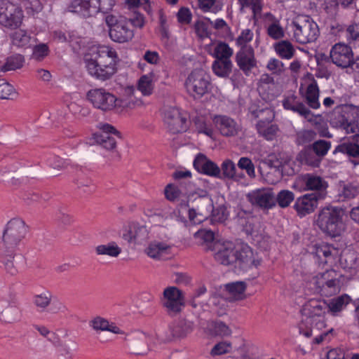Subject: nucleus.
Listing matches in <instances>:
<instances>
[{"mask_svg": "<svg viewBox=\"0 0 359 359\" xmlns=\"http://www.w3.org/2000/svg\"><path fill=\"white\" fill-rule=\"evenodd\" d=\"M216 250V248H212ZM217 248L215 252V259L224 265L234 264L235 268L245 272L252 268H257L261 263V257L253 248Z\"/></svg>", "mask_w": 359, "mask_h": 359, "instance_id": "7ed1b4c3", "label": "nucleus"}, {"mask_svg": "<svg viewBox=\"0 0 359 359\" xmlns=\"http://www.w3.org/2000/svg\"><path fill=\"white\" fill-rule=\"evenodd\" d=\"M12 44L22 48L31 47L36 42V39L25 29H18L11 36Z\"/></svg>", "mask_w": 359, "mask_h": 359, "instance_id": "7c9ffc66", "label": "nucleus"}, {"mask_svg": "<svg viewBox=\"0 0 359 359\" xmlns=\"http://www.w3.org/2000/svg\"><path fill=\"white\" fill-rule=\"evenodd\" d=\"M170 248H144V252L154 260H164L171 257Z\"/></svg>", "mask_w": 359, "mask_h": 359, "instance_id": "c03bdc74", "label": "nucleus"}, {"mask_svg": "<svg viewBox=\"0 0 359 359\" xmlns=\"http://www.w3.org/2000/svg\"><path fill=\"white\" fill-rule=\"evenodd\" d=\"M184 86L190 97L201 99L210 91V76L203 69H195L186 79Z\"/></svg>", "mask_w": 359, "mask_h": 359, "instance_id": "6e6552de", "label": "nucleus"}, {"mask_svg": "<svg viewBox=\"0 0 359 359\" xmlns=\"http://www.w3.org/2000/svg\"><path fill=\"white\" fill-rule=\"evenodd\" d=\"M276 53L282 59H292L296 50L294 45L288 40H281L273 45Z\"/></svg>", "mask_w": 359, "mask_h": 359, "instance_id": "f704fd0d", "label": "nucleus"}, {"mask_svg": "<svg viewBox=\"0 0 359 359\" xmlns=\"http://www.w3.org/2000/svg\"><path fill=\"white\" fill-rule=\"evenodd\" d=\"M15 93L12 85L6 82H0V98L11 99Z\"/></svg>", "mask_w": 359, "mask_h": 359, "instance_id": "e2e57ef3", "label": "nucleus"}, {"mask_svg": "<svg viewBox=\"0 0 359 359\" xmlns=\"http://www.w3.org/2000/svg\"><path fill=\"white\" fill-rule=\"evenodd\" d=\"M233 50L225 42H218L213 48L211 54L215 60H231Z\"/></svg>", "mask_w": 359, "mask_h": 359, "instance_id": "ea45409f", "label": "nucleus"}, {"mask_svg": "<svg viewBox=\"0 0 359 359\" xmlns=\"http://www.w3.org/2000/svg\"><path fill=\"white\" fill-rule=\"evenodd\" d=\"M232 345L229 341H222L216 344L210 351V354L213 356L220 355L230 353Z\"/></svg>", "mask_w": 359, "mask_h": 359, "instance_id": "bf43d9fd", "label": "nucleus"}, {"mask_svg": "<svg viewBox=\"0 0 359 359\" xmlns=\"http://www.w3.org/2000/svg\"><path fill=\"white\" fill-rule=\"evenodd\" d=\"M267 34L273 39H280L285 36V32L279 20L274 19L267 25Z\"/></svg>", "mask_w": 359, "mask_h": 359, "instance_id": "de8ad7c7", "label": "nucleus"}, {"mask_svg": "<svg viewBox=\"0 0 359 359\" xmlns=\"http://www.w3.org/2000/svg\"><path fill=\"white\" fill-rule=\"evenodd\" d=\"M200 201L202 202V207L189 208L188 210L189 219L194 224H201L213 212V205L210 198H200Z\"/></svg>", "mask_w": 359, "mask_h": 359, "instance_id": "393cba45", "label": "nucleus"}, {"mask_svg": "<svg viewBox=\"0 0 359 359\" xmlns=\"http://www.w3.org/2000/svg\"><path fill=\"white\" fill-rule=\"evenodd\" d=\"M212 122L224 136H233L237 133V124L229 116L224 115L214 116Z\"/></svg>", "mask_w": 359, "mask_h": 359, "instance_id": "bb28decb", "label": "nucleus"}, {"mask_svg": "<svg viewBox=\"0 0 359 359\" xmlns=\"http://www.w3.org/2000/svg\"><path fill=\"white\" fill-rule=\"evenodd\" d=\"M305 98L309 106L314 109L320 108L319 88L316 81H313L306 88Z\"/></svg>", "mask_w": 359, "mask_h": 359, "instance_id": "58836bf2", "label": "nucleus"}, {"mask_svg": "<svg viewBox=\"0 0 359 359\" xmlns=\"http://www.w3.org/2000/svg\"><path fill=\"white\" fill-rule=\"evenodd\" d=\"M343 212L335 206L324 208L320 212L317 224L323 232L331 237L340 236L344 230Z\"/></svg>", "mask_w": 359, "mask_h": 359, "instance_id": "39448f33", "label": "nucleus"}, {"mask_svg": "<svg viewBox=\"0 0 359 359\" xmlns=\"http://www.w3.org/2000/svg\"><path fill=\"white\" fill-rule=\"evenodd\" d=\"M242 7H250L255 15L259 14L262 10L261 0H238Z\"/></svg>", "mask_w": 359, "mask_h": 359, "instance_id": "0e129e2a", "label": "nucleus"}, {"mask_svg": "<svg viewBox=\"0 0 359 359\" xmlns=\"http://www.w3.org/2000/svg\"><path fill=\"white\" fill-rule=\"evenodd\" d=\"M266 67L272 74L276 75H280L285 71L283 62L275 57H271L269 60Z\"/></svg>", "mask_w": 359, "mask_h": 359, "instance_id": "6e6d98bb", "label": "nucleus"}, {"mask_svg": "<svg viewBox=\"0 0 359 359\" xmlns=\"http://www.w3.org/2000/svg\"><path fill=\"white\" fill-rule=\"evenodd\" d=\"M224 288L231 302L243 300L247 297V284L243 281L229 283L225 285Z\"/></svg>", "mask_w": 359, "mask_h": 359, "instance_id": "c85d7f7f", "label": "nucleus"}, {"mask_svg": "<svg viewBox=\"0 0 359 359\" xmlns=\"http://www.w3.org/2000/svg\"><path fill=\"white\" fill-rule=\"evenodd\" d=\"M211 303L218 315L222 316L226 313L228 308V302L226 299L219 296H214L211 298Z\"/></svg>", "mask_w": 359, "mask_h": 359, "instance_id": "13d9d810", "label": "nucleus"}, {"mask_svg": "<svg viewBox=\"0 0 359 359\" xmlns=\"http://www.w3.org/2000/svg\"><path fill=\"white\" fill-rule=\"evenodd\" d=\"M86 99L94 108L102 111L116 109L117 97L104 88L89 90L86 93Z\"/></svg>", "mask_w": 359, "mask_h": 359, "instance_id": "f8f14e48", "label": "nucleus"}, {"mask_svg": "<svg viewBox=\"0 0 359 359\" xmlns=\"http://www.w3.org/2000/svg\"><path fill=\"white\" fill-rule=\"evenodd\" d=\"M282 103L285 109L291 110L298 114L309 122L313 121L314 115L294 94L292 93L285 96Z\"/></svg>", "mask_w": 359, "mask_h": 359, "instance_id": "b1692460", "label": "nucleus"}, {"mask_svg": "<svg viewBox=\"0 0 359 359\" xmlns=\"http://www.w3.org/2000/svg\"><path fill=\"white\" fill-rule=\"evenodd\" d=\"M194 166L199 172L209 176L221 177L220 168L203 154L197 155L194 161Z\"/></svg>", "mask_w": 359, "mask_h": 359, "instance_id": "a878e982", "label": "nucleus"}, {"mask_svg": "<svg viewBox=\"0 0 359 359\" xmlns=\"http://www.w3.org/2000/svg\"><path fill=\"white\" fill-rule=\"evenodd\" d=\"M359 195V185L356 184H347L344 185L340 191V196L344 199H352Z\"/></svg>", "mask_w": 359, "mask_h": 359, "instance_id": "864d4df0", "label": "nucleus"}, {"mask_svg": "<svg viewBox=\"0 0 359 359\" xmlns=\"http://www.w3.org/2000/svg\"><path fill=\"white\" fill-rule=\"evenodd\" d=\"M148 237L147 227L137 222L130 223L126 232L123 233V239L127 241L128 244L133 245H144Z\"/></svg>", "mask_w": 359, "mask_h": 359, "instance_id": "aec40b11", "label": "nucleus"}, {"mask_svg": "<svg viewBox=\"0 0 359 359\" xmlns=\"http://www.w3.org/2000/svg\"><path fill=\"white\" fill-rule=\"evenodd\" d=\"M248 201L254 206L262 209H271L276 205V198L272 189L269 188L257 189L249 192Z\"/></svg>", "mask_w": 359, "mask_h": 359, "instance_id": "a211bd4d", "label": "nucleus"}, {"mask_svg": "<svg viewBox=\"0 0 359 359\" xmlns=\"http://www.w3.org/2000/svg\"><path fill=\"white\" fill-rule=\"evenodd\" d=\"M256 117L260 120L257 123V130L259 134L267 140H272L276 136L278 130V126L272 123L274 118V112L269 108L259 110Z\"/></svg>", "mask_w": 359, "mask_h": 359, "instance_id": "ddd939ff", "label": "nucleus"}, {"mask_svg": "<svg viewBox=\"0 0 359 359\" xmlns=\"http://www.w3.org/2000/svg\"><path fill=\"white\" fill-rule=\"evenodd\" d=\"M325 198L323 193L306 194L299 197L294 205L297 215L304 217L313 212L318 206V202Z\"/></svg>", "mask_w": 359, "mask_h": 359, "instance_id": "6ab92c4d", "label": "nucleus"}, {"mask_svg": "<svg viewBox=\"0 0 359 359\" xmlns=\"http://www.w3.org/2000/svg\"><path fill=\"white\" fill-rule=\"evenodd\" d=\"M154 76L153 74L142 75L138 80L137 90L144 96H149L153 93L154 88Z\"/></svg>", "mask_w": 359, "mask_h": 359, "instance_id": "4c0bfd02", "label": "nucleus"}, {"mask_svg": "<svg viewBox=\"0 0 359 359\" xmlns=\"http://www.w3.org/2000/svg\"><path fill=\"white\" fill-rule=\"evenodd\" d=\"M339 275L334 270L318 272L308 283L309 288L313 292L324 296H332L340 291Z\"/></svg>", "mask_w": 359, "mask_h": 359, "instance_id": "423d86ee", "label": "nucleus"}, {"mask_svg": "<svg viewBox=\"0 0 359 359\" xmlns=\"http://www.w3.org/2000/svg\"><path fill=\"white\" fill-rule=\"evenodd\" d=\"M194 323L191 321H187L182 325L176 334H172L165 338H160L156 334L154 333L143 334V336L144 339L146 340L147 343L148 349L150 351H156L160 349L161 343L170 341L175 337H185L194 330Z\"/></svg>", "mask_w": 359, "mask_h": 359, "instance_id": "2eb2a0df", "label": "nucleus"}, {"mask_svg": "<svg viewBox=\"0 0 359 359\" xmlns=\"http://www.w3.org/2000/svg\"><path fill=\"white\" fill-rule=\"evenodd\" d=\"M47 163L54 169L61 170L67 165V162L57 156H50L47 159Z\"/></svg>", "mask_w": 359, "mask_h": 359, "instance_id": "69168bd1", "label": "nucleus"}, {"mask_svg": "<svg viewBox=\"0 0 359 359\" xmlns=\"http://www.w3.org/2000/svg\"><path fill=\"white\" fill-rule=\"evenodd\" d=\"M348 39L352 40L359 39V22L349 25L346 29Z\"/></svg>", "mask_w": 359, "mask_h": 359, "instance_id": "774afa93", "label": "nucleus"}, {"mask_svg": "<svg viewBox=\"0 0 359 359\" xmlns=\"http://www.w3.org/2000/svg\"><path fill=\"white\" fill-rule=\"evenodd\" d=\"M351 302V299L348 294H343L333 298L327 302L328 313L333 316H337Z\"/></svg>", "mask_w": 359, "mask_h": 359, "instance_id": "c9c22d12", "label": "nucleus"}, {"mask_svg": "<svg viewBox=\"0 0 359 359\" xmlns=\"http://www.w3.org/2000/svg\"><path fill=\"white\" fill-rule=\"evenodd\" d=\"M331 147L330 142L318 140L313 144V149L318 156H324Z\"/></svg>", "mask_w": 359, "mask_h": 359, "instance_id": "052dcab7", "label": "nucleus"}, {"mask_svg": "<svg viewBox=\"0 0 359 359\" xmlns=\"http://www.w3.org/2000/svg\"><path fill=\"white\" fill-rule=\"evenodd\" d=\"M29 227L23 219L15 217L10 219L5 225L2 239L7 245H19L23 244L22 241L28 232Z\"/></svg>", "mask_w": 359, "mask_h": 359, "instance_id": "1a4fd4ad", "label": "nucleus"}, {"mask_svg": "<svg viewBox=\"0 0 359 359\" xmlns=\"http://www.w3.org/2000/svg\"><path fill=\"white\" fill-rule=\"evenodd\" d=\"M162 302L168 312L180 313L185 306L184 294L175 286L167 287L163 292Z\"/></svg>", "mask_w": 359, "mask_h": 359, "instance_id": "4468645a", "label": "nucleus"}, {"mask_svg": "<svg viewBox=\"0 0 359 359\" xmlns=\"http://www.w3.org/2000/svg\"><path fill=\"white\" fill-rule=\"evenodd\" d=\"M330 58L333 64L341 68L350 67L353 61V53L350 46L344 43L334 44L330 51Z\"/></svg>", "mask_w": 359, "mask_h": 359, "instance_id": "f3484780", "label": "nucleus"}, {"mask_svg": "<svg viewBox=\"0 0 359 359\" xmlns=\"http://www.w3.org/2000/svg\"><path fill=\"white\" fill-rule=\"evenodd\" d=\"M235 60L237 66L246 76H249L252 69L257 67V60L252 47L240 48L236 53Z\"/></svg>", "mask_w": 359, "mask_h": 359, "instance_id": "4be33fe9", "label": "nucleus"}, {"mask_svg": "<svg viewBox=\"0 0 359 359\" xmlns=\"http://www.w3.org/2000/svg\"><path fill=\"white\" fill-rule=\"evenodd\" d=\"M292 39L299 44L315 42L320 35L317 23L309 15H298L290 25Z\"/></svg>", "mask_w": 359, "mask_h": 359, "instance_id": "20e7f679", "label": "nucleus"}, {"mask_svg": "<svg viewBox=\"0 0 359 359\" xmlns=\"http://www.w3.org/2000/svg\"><path fill=\"white\" fill-rule=\"evenodd\" d=\"M95 139L97 143L107 150H112L116 147V142L115 139L109 135H95Z\"/></svg>", "mask_w": 359, "mask_h": 359, "instance_id": "603ef678", "label": "nucleus"}, {"mask_svg": "<svg viewBox=\"0 0 359 359\" xmlns=\"http://www.w3.org/2000/svg\"><path fill=\"white\" fill-rule=\"evenodd\" d=\"M164 122L172 133H181L187 129V118L175 107H170L165 111Z\"/></svg>", "mask_w": 359, "mask_h": 359, "instance_id": "412c9836", "label": "nucleus"}, {"mask_svg": "<svg viewBox=\"0 0 359 359\" xmlns=\"http://www.w3.org/2000/svg\"><path fill=\"white\" fill-rule=\"evenodd\" d=\"M306 319L299 325V333L306 337L316 335L315 342L320 344L332 330L323 331L326 327V314L328 313L327 302L321 299H311L303 307Z\"/></svg>", "mask_w": 359, "mask_h": 359, "instance_id": "f257e3e1", "label": "nucleus"}, {"mask_svg": "<svg viewBox=\"0 0 359 359\" xmlns=\"http://www.w3.org/2000/svg\"><path fill=\"white\" fill-rule=\"evenodd\" d=\"M231 60H215L212 64V69L215 75L221 78L228 77L232 71Z\"/></svg>", "mask_w": 359, "mask_h": 359, "instance_id": "e433bc0d", "label": "nucleus"}, {"mask_svg": "<svg viewBox=\"0 0 359 359\" xmlns=\"http://www.w3.org/2000/svg\"><path fill=\"white\" fill-rule=\"evenodd\" d=\"M24 63V57L20 54H16L7 57L4 65H3L0 71L6 72L20 69Z\"/></svg>", "mask_w": 359, "mask_h": 359, "instance_id": "a19ab883", "label": "nucleus"}, {"mask_svg": "<svg viewBox=\"0 0 359 359\" xmlns=\"http://www.w3.org/2000/svg\"><path fill=\"white\" fill-rule=\"evenodd\" d=\"M55 349L57 353L65 359H72L77 351L78 345L74 339L66 338L60 341Z\"/></svg>", "mask_w": 359, "mask_h": 359, "instance_id": "2f4dec72", "label": "nucleus"}, {"mask_svg": "<svg viewBox=\"0 0 359 359\" xmlns=\"http://www.w3.org/2000/svg\"><path fill=\"white\" fill-rule=\"evenodd\" d=\"M352 113L350 106L340 104L337 106L330 116V124L337 128L342 129L346 133H355L358 126L351 119Z\"/></svg>", "mask_w": 359, "mask_h": 359, "instance_id": "9b49d317", "label": "nucleus"}, {"mask_svg": "<svg viewBox=\"0 0 359 359\" xmlns=\"http://www.w3.org/2000/svg\"><path fill=\"white\" fill-rule=\"evenodd\" d=\"M202 329L206 334L212 337H227L231 334V329L222 322H208Z\"/></svg>", "mask_w": 359, "mask_h": 359, "instance_id": "473e14b6", "label": "nucleus"}, {"mask_svg": "<svg viewBox=\"0 0 359 359\" xmlns=\"http://www.w3.org/2000/svg\"><path fill=\"white\" fill-rule=\"evenodd\" d=\"M306 190H315L325 195L327 182L321 177L313 174H306L302 177Z\"/></svg>", "mask_w": 359, "mask_h": 359, "instance_id": "cd10ccee", "label": "nucleus"}, {"mask_svg": "<svg viewBox=\"0 0 359 359\" xmlns=\"http://www.w3.org/2000/svg\"><path fill=\"white\" fill-rule=\"evenodd\" d=\"M177 17L180 23L188 25L191 20L192 15L189 8H181L177 12Z\"/></svg>", "mask_w": 359, "mask_h": 359, "instance_id": "338daca9", "label": "nucleus"}, {"mask_svg": "<svg viewBox=\"0 0 359 359\" xmlns=\"http://www.w3.org/2000/svg\"><path fill=\"white\" fill-rule=\"evenodd\" d=\"M194 238L200 245H208L217 239L214 232L206 229L198 230L194 233Z\"/></svg>", "mask_w": 359, "mask_h": 359, "instance_id": "79ce46f5", "label": "nucleus"}, {"mask_svg": "<svg viewBox=\"0 0 359 359\" xmlns=\"http://www.w3.org/2000/svg\"><path fill=\"white\" fill-rule=\"evenodd\" d=\"M196 130L198 133H202L206 136L213 138L214 130L212 124L209 121H206L203 118H196L195 119Z\"/></svg>", "mask_w": 359, "mask_h": 359, "instance_id": "a18cd8bd", "label": "nucleus"}, {"mask_svg": "<svg viewBox=\"0 0 359 359\" xmlns=\"http://www.w3.org/2000/svg\"><path fill=\"white\" fill-rule=\"evenodd\" d=\"M144 105L141 98L135 96V89L133 86L125 87L121 95L116 102V109H135Z\"/></svg>", "mask_w": 359, "mask_h": 359, "instance_id": "5701e85b", "label": "nucleus"}, {"mask_svg": "<svg viewBox=\"0 0 359 359\" xmlns=\"http://www.w3.org/2000/svg\"><path fill=\"white\" fill-rule=\"evenodd\" d=\"M254 37L253 32L250 29H243L236 39V44L240 48L243 47H252L248 43L252 41Z\"/></svg>", "mask_w": 359, "mask_h": 359, "instance_id": "09e8293b", "label": "nucleus"}, {"mask_svg": "<svg viewBox=\"0 0 359 359\" xmlns=\"http://www.w3.org/2000/svg\"><path fill=\"white\" fill-rule=\"evenodd\" d=\"M294 195L289 190H281L276 196V201L280 208L288 207L293 201Z\"/></svg>", "mask_w": 359, "mask_h": 359, "instance_id": "8fccbe9b", "label": "nucleus"}, {"mask_svg": "<svg viewBox=\"0 0 359 359\" xmlns=\"http://www.w3.org/2000/svg\"><path fill=\"white\" fill-rule=\"evenodd\" d=\"M114 5L115 0H72L68 11L87 18L99 12L107 13Z\"/></svg>", "mask_w": 359, "mask_h": 359, "instance_id": "0eeeda50", "label": "nucleus"}, {"mask_svg": "<svg viewBox=\"0 0 359 359\" xmlns=\"http://www.w3.org/2000/svg\"><path fill=\"white\" fill-rule=\"evenodd\" d=\"M90 326L95 330L108 331L114 334H125V332L114 323H109L107 320L97 316L90 323Z\"/></svg>", "mask_w": 359, "mask_h": 359, "instance_id": "72a5a7b5", "label": "nucleus"}, {"mask_svg": "<svg viewBox=\"0 0 359 359\" xmlns=\"http://www.w3.org/2000/svg\"><path fill=\"white\" fill-rule=\"evenodd\" d=\"M20 8L11 3H4L0 6V24L4 27L15 28L20 26L23 19Z\"/></svg>", "mask_w": 359, "mask_h": 359, "instance_id": "dca6fc26", "label": "nucleus"}, {"mask_svg": "<svg viewBox=\"0 0 359 359\" xmlns=\"http://www.w3.org/2000/svg\"><path fill=\"white\" fill-rule=\"evenodd\" d=\"M52 293L49 290H44L34 297V304L39 309L43 311L50 305L52 300Z\"/></svg>", "mask_w": 359, "mask_h": 359, "instance_id": "37998d69", "label": "nucleus"}, {"mask_svg": "<svg viewBox=\"0 0 359 359\" xmlns=\"http://www.w3.org/2000/svg\"><path fill=\"white\" fill-rule=\"evenodd\" d=\"M116 52L107 46H93L84 57L88 74L97 80L110 79L116 72Z\"/></svg>", "mask_w": 359, "mask_h": 359, "instance_id": "f03ea898", "label": "nucleus"}, {"mask_svg": "<svg viewBox=\"0 0 359 359\" xmlns=\"http://www.w3.org/2000/svg\"><path fill=\"white\" fill-rule=\"evenodd\" d=\"M316 133L312 130H302L296 134V143L297 144H306L316 138Z\"/></svg>", "mask_w": 359, "mask_h": 359, "instance_id": "3c124183", "label": "nucleus"}, {"mask_svg": "<svg viewBox=\"0 0 359 359\" xmlns=\"http://www.w3.org/2000/svg\"><path fill=\"white\" fill-rule=\"evenodd\" d=\"M49 52L48 47L45 43H40L34 46L32 52V56L37 60H43Z\"/></svg>", "mask_w": 359, "mask_h": 359, "instance_id": "680f3d73", "label": "nucleus"}, {"mask_svg": "<svg viewBox=\"0 0 359 359\" xmlns=\"http://www.w3.org/2000/svg\"><path fill=\"white\" fill-rule=\"evenodd\" d=\"M105 21L109 28V36L114 41L125 43L133 39L134 32L130 28L127 18L109 15L106 16Z\"/></svg>", "mask_w": 359, "mask_h": 359, "instance_id": "9d476101", "label": "nucleus"}, {"mask_svg": "<svg viewBox=\"0 0 359 359\" xmlns=\"http://www.w3.org/2000/svg\"><path fill=\"white\" fill-rule=\"evenodd\" d=\"M187 192L183 190L182 185L180 187L172 184H168L165 189V195L169 201H174L181 194H186Z\"/></svg>", "mask_w": 359, "mask_h": 359, "instance_id": "4d7b16f0", "label": "nucleus"}, {"mask_svg": "<svg viewBox=\"0 0 359 359\" xmlns=\"http://www.w3.org/2000/svg\"><path fill=\"white\" fill-rule=\"evenodd\" d=\"M341 153L346 155L354 165L359 164V144L345 141L335 147L333 154Z\"/></svg>", "mask_w": 359, "mask_h": 359, "instance_id": "c756f323", "label": "nucleus"}, {"mask_svg": "<svg viewBox=\"0 0 359 359\" xmlns=\"http://www.w3.org/2000/svg\"><path fill=\"white\" fill-rule=\"evenodd\" d=\"M238 166L241 170H245L247 175L250 178H255V165L252 163L251 159H250L248 157H241L238 162Z\"/></svg>", "mask_w": 359, "mask_h": 359, "instance_id": "5fc2aeb1", "label": "nucleus"}, {"mask_svg": "<svg viewBox=\"0 0 359 359\" xmlns=\"http://www.w3.org/2000/svg\"><path fill=\"white\" fill-rule=\"evenodd\" d=\"M220 170L224 178L238 180L236 173L235 163L231 160H224L221 165Z\"/></svg>", "mask_w": 359, "mask_h": 359, "instance_id": "49530a36", "label": "nucleus"}]
</instances>
